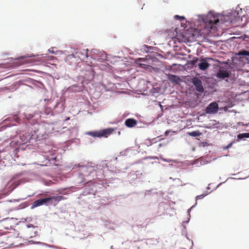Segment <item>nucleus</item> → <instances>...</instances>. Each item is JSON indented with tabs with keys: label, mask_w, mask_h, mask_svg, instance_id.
Here are the masks:
<instances>
[{
	"label": "nucleus",
	"mask_w": 249,
	"mask_h": 249,
	"mask_svg": "<svg viewBox=\"0 0 249 249\" xmlns=\"http://www.w3.org/2000/svg\"><path fill=\"white\" fill-rule=\"evenodd\" d=\"M218 15L213 13L208 14L205 18L204 19V30L205 34H208L211 32V29L216 28V25L219 22Z\"/></svg>",
	"instance_id": "nucleus-1"
},
{
	"label": "nucleus",
	"mask_w": 249,
	"mask_h": 249,
	"mask_svg": "<svg viewBox=\"0 0 249 249\" xmlns=\"http://www.w3.org/2000/svg\"><path fill=\"white\" fill-rule=\"evenodd\" d=\"M19 137L20 138V139L21 140V142H18L17 141H13L10 143V146L11 147H15L18 145H20L21 144L23 143H26L28 141H29L30 139L31 138V136L29 134L25 133V135H24V134H20L19 135Z\"/></svg>",
	"instance_id": "nucleus-2"
},
{
	"label": "nucleus",
	"mask_w": 249,
	"mask_h": 249,
	"mask_svg": "<svg viewBox=\"0 0 249 249\" xmlns=\"http://www.w3.org/2000/svg\"><path fill=\"white\" fill-rule=\"evenodd\" d=\"M218 110V104L214 102L210 104L206 108V112L207 114H213L216 113Z\"/></svg>",
	"instance_id": "nucleus-3"
},
{
	"label": "nucleus",
	"mask_w": 249,
	"mask_h": 249,
	"mask_svg": "<svg viewBox=\"0 0 249 249\" xmlns=\"http://www.w3.org/2000/svg\"><path fill=\"white\" fill-rule=\"evenodd\" d=\"M207 59H211V58H206L200 59V62L198 64V67L200 70L205 71L210 66V64L207 62Z\"/></svg>",
	"instance_id": "nucleus-4"
},
{
	"label": "nucleus",
	"mask_w": 249,
	"mask_h": 249,
	"mask_svg": "<svg viewBox=\"0 0 249 249\" xmlns=\"http://www.w3.org/2000/svg\"><path fill=\"white\" fill-rule=\"evenodd\" d=\"M192 82L197 91L199 92H203L204 91V88L200 79L197 78H194L193 79Z\"/></svg>",
	"instance_id": "nucleus-5"
},
{
	"label": "nucleus",
	"mask_w": 249,
	"mask_h": 249,
	"mask_svg": "<svg viewBox=\"0 0 249 249\" xmlns=\"http://www.w3.org/2000/svg\"><path fill=\"white\" fill-rule=\"evenodd\" d=\"M88 49L79 50L76 52L75 54L81 60L84 61L88 56Z\"/></svg>",
	"instance_id": "nucleus-6"
},
{
	"label": "nucleus",
	"mask_w": 249,
	"mask_h": 249,
	"mask_svg": "<svg viewBox=\"0 0 249 249\" xmlns=\"http://www.w3.org/2000/svg\"><path fill=\"white\" fill-rule=\"evenodd\" d=\"M230 72L224 70H219L217 72L216 76L217 78L223 79L230 76Z\"/></svg>",
	"instance_id": "nucleus-7"
},
{
	"label": "nucleus",
	"mask_w": 249,
	"mask_h": 249,
	"mask_svg": "<svg viewBox=\"0 0 249 249\" xmlns=\"http://www.w3.org/2000/svg\"><path fill=\"white\" fill-rule=\"evenodd\" d=\"M47 203L48 201L46 197L38 199L33 202L32 204V208H34L43 205L47 204Z\"/></svg>",
	"instance_id": "nucleus-8"
},
{
	"label": "nucleus",
	"mask_w": 249,
	"mask_h": 249,
	"mask_svg": "<svg viewBox=\"0 0 249 249\" xmlns=\"http://www.w3.org/2000/svg\"><path fill=\"white\" fill-rule=\"evenodd\" d=\"M137 124V121L134 119H127L125 121V124L128 127H133Z\"/></svg>",
	"instance_id": "nucleus-9"
},
{
	"label": "nucleus",
	"mask_w": 249,
	"mask_h": 249,
	"mask_svg": "<svg viewBox=\"0 0 249 249\" xmlns=\"http://www.w3.org/2000/svg\"><path fill=\"white\" fill-rule=\"evenodd\" d=\"M46 198L48 203L51 200H53L54 202L58 203L59 201L65 199V198L62 196H52Z\"/></svg>",
	"instance_id": "nucleus-10"
},
{
	"label": "nucleus",
	"mask_w": 249,
	"mask_h": 249,
	"mask_svg": "<svg viewBox=\"0 0 249 249\" xmlns=\"http://www.w3.org/2000/svg\"><path fill=\"white\" fill-rule=\"evenodd\" d=\"M114 129L112 128L105 129L102 131H100L102 137H107L110 135L113 132Z\"/></svg>",
	"instance_id": "nucleus-11"
},
{
	"label": "nucleus",
	"mask_w": 249,
	"mask_h": 249,
	"mask_svg": "<svg viewBox=\"0 0 249 249\" xmlns=\"http://www.w3.org/2000/svg\"><path fill=\"white\" fill-rule=\"evenodd\" d=\"M168 79L170 81L176 84H178L181 81L179 77L172 74L168 76Z\"/></svg>",
	"instance_id": "nucleus-12"
},
{
	"label": "nucleus",
	"mask_w": 249,
	"mask_h": 249,
	"mask_svg": "<svg viewBox=\"0 0 249 249\" xmlns=\"http://www.w3.org/2000/svg\"><path fill=\"white\" fill-rule=\"evenodd\" d=\"M87 134L93 137H102L100 131H90L87 132Z\"/></svg>",
	"instance_id": "nucleus-13"
},
{
	"label": "nucleus",
	"mask_w": 249,
	"mask_h": 249,
	"mask_svg": "<svg viewBox=\"0 0 249 249\" xmlns=\"http://www.w3.org/2000/svg\"><path fill=\"white\" fill-rule=\"evenodd\" d=\"M188 135L192 137H198L201 135V133L199 131L197 130L189 132L188 133Z\"/></svg>",
	"instance_id": "nucleus-14"
},
{
	"label": "nucleus",
	"mask_w": 249,
	"mask_h": 249,
	"mask_svg": "<svg viewBox=\"0 0 249 249\" xmlns=\"http://www.w3.org/2000/svg\"><path fill=\"white\" fill-rule=\"evenodd\" d=\"M244 138H249V133H244L239 134L237 135V138L240 140H242Z\"/></svg>",
	"instance_id": "nucleus-15"
},
{
	"label": "nucleus",
	"mask_w": 249,
	"mask_h": 249,
	"mask_svg": "<svg viewBox=\"0 0 249 249\" xmlns=\"http://www.w3.org/2000/svg\"><path fill=\"white\" fill-rule=\"evenodd\" d=\"M199 60V58H196L195 59H194L193 60H191L189 62V64L191 66V67H193L197 63V62Z\"/></svg>",
	"instance_id": "nucleus-16"
},
{
	"label": "nucleus",
	"mask_w": 249,
	"mask_h": 249,
	"mask_svg": "<svg viewBox=\"0 0 249 249\" xmlns=\"http://www.w3.org/2000/svg\"><path fill=\"white\" fill-rule=\"evenodd\" d=\"M239 55H245L249 56V51L244 50L240 51L238 53Z\"/></svg>",
	"instance_id": "nucleus-17"
},
{
	"label": "nucleus",
	"mask_w": 249,
	"mask_h": 249,
	"mask_svg": "<svg viewBox=\"0 0 249 249\" xmlns=\"http://www.w3.org/2000/svg\"><path fill=\"white\" fill-rule=\"evenodd\" d=\"M233 143V142H231L228 145H227L224 148V150L227 149L229 148L230 147H231L232 146Z\"/></svg>",
	"instance_id": "nucleus-18"
},
{
	"label": "nucleus",
	"mask_w": 249,
	"mask_h": 249,
	"mask_svg": "<svg viewBox=\"0 0 249 249\" xmlns=\"http://www.w3.org/2000/svg\"><path fill=\"white\" fill-rule=\"evenodd\" d=\"M175 18L176 19H179L180 20H182V19H185L184 17L179 16H178V15H176L175 16Z\"/></svg>",
	"instance_id": "nucleus-19"
},
{
	"label": "nucleus",
	"mask_w": 249,
	"mask_h": 249,
	"mask_svg": "<svg viewBox=\"0 0 249 249\" xmlns=\"http://www.w3.org/2000/svg\"><path fill=\"white\" fill-rule=\"evenodd\" d=\"M205 196H206V195H204V194H202V195H201L199 196H197L196 197V200H197L199 199L203 198Z\"/></svg>",
	"instance_id": "nucleus-20"
},
{
	"label": "nucleus",
	"mask_w": 249,
	"mask_h": 249,
	"mask_svg": "<svg viewBox=\"0 0 249 249\" xmlns=\"http://www.w3.org/2000/svg\"><path fill=\"white\" fill-rule=\"evenodd\" d=\"M140 67L142 68H147V65L144 63H140L139 64Z\"/></svg>",
	"instance_id": "nucleus-21"
},
{
	"label": "nucleus",
	"mask_w": 249,
	"mask_h": 249,
	"mask_svg": "<svg viewBox=\"0 0 249 249\" xmlns=\"http://www.w3.org/2000/svg\"><path fill=\"white\" fill-rule=\"evenodd\" d=\"M188 39L184 36H182V38L179 40L180 42H186Z\"/></svg>",
	"instance_id": "nucleus-22"
},
{
	"label": "nucleus",
	"mask_w": 249,
	"mask_h": 249,
	"mask_svg": "<svg viewBox=\"0 0 249 249\" xmlns=\"http://www.w3.org/2000/svg\"><path fill=\"white\" fill-rule=\"evenodd\" d=\"M169 132H169V131H168V130L166 131H165V135L166 136H167V135L169 134Z\"/></svg>",
	"instance_id": "nucleus-23"
},
{
	"label": "nucleus",
	"mask_w": 249,
	"mask_h": 249,
	"mask_svg": "<svg viewBox=\"0 0 249 249\" xmlns=\"http://www.w3.org/2000/svg\"><path fill=\"white\" fill-rule=\"evenodd\" d=\"M139 60L140 61H142V60H143L144 59L143 58H140Z\"/></svg>",
	"instance_id": "nucleus-24"
}]
</instances>
